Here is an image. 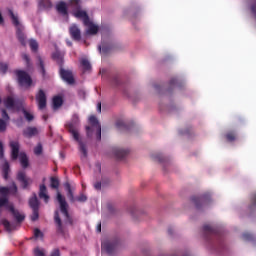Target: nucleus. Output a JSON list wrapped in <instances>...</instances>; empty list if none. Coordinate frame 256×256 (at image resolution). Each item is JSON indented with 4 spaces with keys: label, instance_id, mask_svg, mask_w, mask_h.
<instances>
[{
    "label": "nucleus",
    "instance_id": "1",
    "mask_svg": "<svg viewBox=\"0 0 256 256\" xmlns=\"http://www.w3.org/2000/svg\"><path fill=\"white\" fill-rule=\"evenodd\" d=\"M69 7L76 19H81L86 27L85 35H97L99 26L89 19L87 12L81 9V0H71Z\"/></svg>",
    "mask_w": 256,
    "mask_h": 256
},
{
    "label": "nucleus",
    "instance_id": "2",
    "mask_svg": "<svg viewBox=\"0 0 256 256\" xmlns=\"http://www.w3.org/2000/svg\"><path fill=\"white\" fill-rule=\"evenodd\" d=\"M69 132L71 133L74 141H77L79 145V151L81 153V158L86 159L87 157V144L83 142V138L79 134V125H81V121L79 120V115H72L71 120L66 124Z\"/></svg>",
    "mask_w": 256,
    "mask_h": 256
},
{
    "label": "nucleus",
    "instance_id": "3",
    "mask_svg": "<svg viewBox=\"0 0 256 256\" xmlns=\"http://www.w3.org/2000/svg\"><path fill=\"white\" fill-rule=\"evenodd\" d=\"M9 188L8 187H1L0 188V209L1 207H5V209H7L8 211H10L12 213V215L15 217L16 221H18V223H21V221H23V219H25V216L15 210V207H13V204L10 203L9 201Z\"/></svg>",
    "mask_w": 256,
    "mask_h": 256
},
{
    "label": "nucleus",
    "instance_id": "4",
    "mask_svg": "<svg viewBox=\"0 0 256 256\" xmlns=\"http://www.w3.org/2000/svg\"><path fill=\"white\" fill-rule=\"evenodd\" d=\"M4 105L11 111H15V109L16 111H22L26 121H33L34 119L33 113L25 110V107L23 106V102L15 101L13 97L8 96L4 100Z\"/></svg>",
    "mask_w": 256,
    "mask_h": 256
},
{
    "label": "nucleus",
    "instance_id": "5",
    "mask_svg": "<svg viewBox=\"0 0 256 256\" xmlns=\"http://www.w3.org/2000/svg\"><path fill=\"white\" fill-rule=\"evenodd\" d=\"M89 124L90 126L86 127L87 137L95 139V141H101V124H99L97 117L90 116Z\"/></svg>",
    "mask_w": 256,
    "mask_h": 256
},
{
    "label": "nucleus",
    "instance_id": "6",
    "mask_svg": "<svg viewBox=\"0 0 256 256\" xmlns=\"http://www.w3.org/2000/svg\"><path fill=\"white\" fill-rule=\"evenodd\" d=\"M8 15L11 18L13 25L16 27V35L18 40L22 45H25V27L21 23V20H19V16L13 12V10H9Z\"/></svg>",
    "mask_w": 256,
    "mask_h": 256
},
{
    "label": "nucleus",
    "instance_id": "7",
    "mask_svg": "<svg viewBox=\"0 0 256 256\" xmlns=\"http://www.w3.org/2000/svg\"><path fill=\"white\" fill-rule=\"evenodd\" d=\"M10 147L12 151V159L15 160L18 157L23 169H27V167H29V158L27 157V154H25L24 152L19 153V142H11Z\"/></svg>",
    "mask_w": 256,
    "mask_h": 256
},
{
    "label": "nucleus",
    "instance_id": "8",
    "mask_svg": "<svg viewBox=\"0 0 256 256\" xmlns=\"http://www.w3.org/2000/svg\"><path fill=\"white\" fill-rule=\"evenodd\" d=\"M116 247L117 242H115V240H111L109 238H105L104 240H102V253H106V255H114Z\"/></svg>",
    "mask_w": 256,
    "mask_h": 256
},
{
    "label": "nucleus",
    "instance_id": "9",
    "mask_svg": "<svg viewBox=\"0 0 256 256\" xmlns=\"http://www.w3.org/2000/svg\"><path fill=\"white\" fill-rule=\"evenodd\" d=\"M16 75L18 77V83L21 87H31L33 81L31 80V76L27 74L25 71L18 70L16 71Z\"/></svg>",
    "mask_w": 256,
    "mask_h": 256
},
{
    "label": "nucleus",
    "instance_id": "10",
    "mask_svg": "<svg viewBox=\"0 0 256 256\" xmlns=\"http://www.w3.org/2000/svg\"><path fill=\"white\" fill-rule=\"evenodd\" d=\"M57 201L60 205V211L64 216V221H69V212L67 211L69 205L67 204V201H65V197L61 195V192L57 193Z\"/></svg>",
    "mask_w": 256,
    "mask_h": 256
},
{
    "label": "nucleus",
    "instance_id": "11",
    "mask_svg": "<svg viewBox=\"0 0 256 256\" xmlns=\"http://www.w3.org/2000/svg\"><path fill=\"white\" fill-rule=\"evenodd\" d=\"M203 233L207 241H211V239H219V237H221L219 231H217V229L211 227L210 225L203 226Z\"/></svg>",
    "mask_w": 256,
    "mask_h": 256
},
{
    "label": "nucleus",
    "instance_id": "12",
    "mask_svg": "<svg viewBox=\"0 0 256 256\" xmlns=\"http://www.w3.org/2000/svg\"><path fill=\"white\" fill-rule=\"evenodd\" d=\"M36 103L38 105V109L41 111L47 107V95L43 90H39V92L36 94Z\"/></svg>",
    "mask_w": 256,
    "mask_h": 256
},
{
    "label": "nucleus",
    "instance_id": "13",
    "mask_svg": "<svg viewBox=\"0 0 256 256\" xmlns=\"http://www.w3.org/2000/svg\"><path fill=\"white\" fill-rule=\"evenodd\" d=\"M65 187L68 191V198L70 199V201H75V196L73 195V190H71V185L69 183H66ZM76 201H78L79 203H85V201H87V197L85 196V194H81L76 198Z\"/></svg>",
    "mask_w": 256,
    "mask_h": 256
},
{
    "label": "nucleus",
    "instance_id": "14",
    "mask_svg": "<svg viewBox=\"0 0 256 256\" xmlns=\"http://www.w3.org/2000/svg\"><path fill=\"white\" fill-rule=\"evenodd\" d=\"M17 179L20 181L23 189H27L33 183V179L27 177L23 171L18 172Z\"/></svg>",
    "mask_w": 256,
    "mask_h": 256
},
{
    "label": "nucleus",
    "instance_id": "15",
    "mask_svg": "<svg viewBox=\"0 0 256 256\" xmlns=\"http://www.w3.org/2000/svg\"><path fill=\"white\" fill-rule=\"evenodd\" d=\"M60 76L62 77L63 81L68 83L69 85L73 84V72L69 70H65L63 68L60 69Z\"/></svg>",
    "mask_w": 256,
    "mask_h": 256
},
{
    "label": "nucleus",
    "instance_id": "16",
    "mask_svg": "<svg viewBox=\"0 0 256 256\" xmlns=\"http://www.w3.org/2000/svg\"><path fill=\"white\" fill-rule=\"evenodd\" d=\"M2 117L3 119H0V133H3L7 130V120L9 119V115L4 109H2Z\"/></svg>",
    "mask_w": 256,
    "mask_h": 256
},
{
    "label": "nucleus",
    "instance_id": "17",
    "mask_svg": "<svg viewBox=\"0 0 256 256\" xmlns=\"http://www.w3.org/2000/svg\"><path fill=\"white\" fill-rule=\"evenodd\" d=\"M112 153L117 159H124L125 157H127L128 151L125 148H114L112 150Z\"/></svg>",
    "mask_w": 256,
    "mask_h": 256
},
{
    "label": "nucleus",
    "instance_id": "18",
    "mask_svg": "<svg viewBox=\"0 0 256 256\" xmlns=\"http://www.w3.org/2000/svg\"><path fill=\"white\" fill-rule=\"evenodd\" d=\"M70 35L75 41H79V39H81V30H79L77 25H72L70 27Z\"/></svg>",
    "mask_w": 256,
    "mask_h": 256
},
{
    "label": "nucleus",
    "instance_id": "19",
    "mask_svg": "<svg viewBox=\"0 0 256 256\" xmlns=\"http://www.w3.org/2000/svg\"><path fill=\"white\" fill-rule=\"evenodd\" d=\"M39 198L44 199L45 203H49V194H47V187L45 185L40 186Z\"/></svg>",
    "mask_w": 256,
    "mask_h": 256
},
{
    "label": "nucleus",
    "instance_id": "20",
    "mask_svg": "<svg viewBox=\"0 0 256 256\" xmlns=\"http://www.w3.org/2000/svg\"><path fill=\"white\" fill-rule=\"evenodd\" d=\"M23 133L25 137H35V135L39 134V130L36 127H28Z\"/></svg>",
    "mask_w": 256,
    "mask_h": 256
},
{
    "label": "nucleus",
    "instance_id": "21",
    "mask_svg": "<svg viewBox=\"0 0 256 256\" xmlns=\"http://www.w3.org/2000/svg\"><path fill=\"white\" fill-rule=\"evenodd\" d=\"M68 8L69 6H67V3L65 2H59L56 6L58 13H60L61 15H67Z\"/></svg>",
    "mask_w": 256,
    "mask_h": 256
},
{
    "label": "nucleus",
    "instance_id": "22",
    "mask_svg": "<svg viewBox=\"0 0 256 256\" xmlns=\"http://www.w3.org/2000/svg\"><path fill=\"white\" fill-rule=\"evenodd\" d=\"M80 63L83 71H91V62H89V59L83 57L81 58Z\"/></svg>",
    "mask_w": 256,
    "mask_h": 256
},
{
    "label": "nucleus",
    "instance_id": "23",
    "mask_svg": "<svg viewBox=\"0 0 256 256\" xmlns=\"http://www.w3.org/2000/svg\"><path fill=\"white\" fill-rule=\"evenodd\" d=\"M205 199H206V196H202V197L194 196V197H192V201L195 204L197 209H199L201 207V205H203V203H205Z\"/></svg>",
    "mask_w": 256,
    "mask_h": 256
},
{
    "label": "nucleus",
    "instance_id": "24",
    "mask_svg": "<svg viewBox=\"0 0 256 256\" xmlns=\"http://www.w3.org/2000/svg\"><path fill=\"white\" fill-rule=\"evenodd\" d=\"M29 206L31 209H39V199H37V195L34 194L29 200Z\"/></svg>",
    "mask_w": 256,
    "mask_h": 256
},
{
    "label": "nucleus",
    "instance_id": "25",
    "mask_svg": "<svg viewBox=\"0 0 256 256\" xmlns=\"http://www.w3.org/2000/svg\"><path fill=\"white\" fill-rule=\"evenodd\" d=\"M63 105V98L59 97V96H55L53 98V107L54 109H59V107H61Z\"/></svg>",
    "mask_w": 256,
    "mask_h": 256
},
{
    "label": "nucleus",
    "instance_id": "26",
    "mask_svg": "<svg viewBox=\"0 0 256 256\" xmlns=\"http://www.w3.org/2000/svg\"><path fill=\"white\" fill-rule=\"evenodd\" d=\"M142 214L143 212L137 209L136 207L130 208V215L132 218L137 219V217H139V215H142Z\"/></svg>",
    "mask_w": 256,
    "mask_h": 256
},
{
    "label": "nucleus",
    "instance_id": "27",
    "mask_svg": "<svg viewBox=\"0 0 256 256\" xmlns=\"http://www.w3.org/2000/svg\"><path fill=\"white\" fill-rule=\"evenodd\" d=\"M52 57L54 61L58 62L59 64L63 63V54H61V52L56 51L52 54Z\"/></svg>",
    "mask_w": 256,
    "mask_h": 256
},
{
    "label": "nucleus",
    "instance_id": "28",
    "mask_svg": "<svg viewBox=\"0 0 256 256\" xmlns=\"http://www.w3.org/2000/svg\"><path fill=\"white\" fill-rule=\"evenodd\" d=\"M2 170H3L4 179H9V163L8 162H4L2 166Z\"/></svg>",
    "mask_w": 256,
    "mask_h": 256
},
{
    "label": "nucleus",
    "instance_id": "29",
    "mask_svg": "<svg viewBox=\"0 0 256 256\" xmlns=\"http://www.w3.org/2000/svg\"><path fill=\"white\" fill-rule=\"evenodd\" d=\"M2 225L7 231H13L15 229V224H11L8 220H2Z\"/></svg>",
    "mask_w": 256,
    "mask_h": 256
},
{
    "label": "nucleus",
    "instance_id": "30",
    "mask_svg": "<svg viewBox=\"0 0 256 256\" xmlns=\"http://www.w3.org/2000/svg\"><path fill=\"white\" fill-rule=\"evenodd\" d=\"M226 139L227 141H229L230 143L235 141V139H237V133H235V131H230L226 134Z\"/></svg>",
    "mask_w": 256,
    "mask_h": 256
},
{
    "label": "nucleus",
    "instance_id": "31",
    "mask_svg": "<svg viewBox=\"0 0 256 256\" xmlns=\"http://www.w3.org/2000/svg\"><path fill=\"white\" fill-rule=\"evenodd\" d=\"M151 158L153 159V161H158V163H163V161H165V158L163 157V155L159 153L152 154Z\"/></svg>",
    "mask_w": 256,
    "mask_h": 256
},
{
    "label": "nucleus",
    "instance_id": "32",
    "mask_svg": "<svg viewBox=\"0 0 256 256\" xmlns=\"http://www.w3.org/2000/svg\"><path fill=\"white\" fill-rule=\"evenodd\" d=\"M39 5L43 9H49L51 7V1H49V0H39Z\"/></svg>",
    "mask_w": 256,
    "mask_h": 256
},
{
    "label": "nucleus",
    "instance_id": "33",
    "mask_svg": "<svg viewBox=\"0 0 256 256\" xmlns=\"http://www.w3.org/2000/svg\"><path fill=\"white\" fill-rule=\"evenodd\" d=\"M34 255L35 256H46L45 249L39 248V247L35 248Z\"/></svg>",
    "mask_w": 256,
    "mask_h": 256
},
{
    "label": "nucleus",
    "instance_id": "34",
    "mask_svg": "<svg viewBox=\"0 0 256 256\" xmlns=\"http://www.w3.org/2000/svg\"><path fill=\"white\" fill-rule=\"evenodd\" d=\"M29 45H30V48H31L33 51H37V49H39V44L37 43L36 40L31 39V40L29 41Z\"/></svg>",
    "mask_w": 256,
    "mask_h": 256
},
{
    "label": "nucleus",
    "instance_id": "35",
    "mask_svg": "<svg viewBox=\"0 0 256 256\" xmlns=\"http://www.w3.org/2000/svg\"><path fill=\"white\" fill-rule=\"evenodd\" d=\"M35 155H41L43 153V145L37 144V146L34 148Z\"/></svg>",
    "mask_w": 256,
    "mask_h": 256
},
{
    "label": "nucleus",
    "instance_id": "36",
    "mask_svg": "<svg viewBox=\"0 0 256 256\" xmlns=\"http://www.w3.org/2000/svg\"><path fill=\"white\" fill-rule=\"evenodd\" d=\"M34 237L36 239H43V232H41V230L39 229H34Z\"/></svg>",
    "mask_w": 256,
    "mask_h": 256
},
{
    "label": "nucleus",
    "instance_id": "37",
    "mask_svg": "<svg viewBox=\"0 0 256 256\" xmlns=\"http://www.w3.org/2000/svg\"><path fill=\"white\" fill-rule=\"evenodd\" d=\"M244 241H253V235L249 232H246L242 235Z\"/></svg>",
    "mask_w": 256,
    "mask_h": 256
},
{
    "label": "nucleus",
    "instance_id": "38",
    "mask_svg": "<svg viewBox=\"0 0 256 256\" xmlns=\"http://www.w3.org/2000/svg\"><path fill=\"white\" fill-rule=\"evenodd\" d=\"M33 214H32V221H37L39 219V209H32Z\"/></svg>",
    "mask_w": 256,
    "mask_h": 256
},
{
    "label": "nucleus",
    "instance_id": "39",
    "mask_svg": "<svg viewBox=\"0 0 256 256\" xmlns=\"http://www.w3.org/2000/svg\"><path fill=\"white\" fill-rule=\"evenodd\" d=\"M51 187L53 189H57L59 187V180L57 178L51 179Z\"/></svg>",
    "mask_w": 256,
    "mask_h": 256
},
{
    "label": "nucleus",
    "instance_id": "40",
    "mask_svg": "<svg viewBox=\"0 0 256 256\" xmlns=\"http://www.w3.org/2000/svg\"><path fill=\"white\" fill-rule=\"evenodd\" d=\"M54 219H55V222L57 223L59 229H61V218H59V211L55 212Z\"/></svg>",
    "mask_w": 256,
    "mask_h": 256
},
{
    "label": "nucleus",
    "instance_id": "41",
    "mask_svg": "<svg viewBox=\"0 0 256 256\" xmlns=\"http://www.w3.org/2000/svg\"><path fill=\"white\" fill-rule=\"evenodd\" d=\"M38 61H39L40 71H41L42 75H45V65L43 64V59L38 58Z\"/></svg>",
    "mask_w": 256,
    "mask_h": 256
},
{
    "label": "nucleus",
    "instance_id": "42",
    "mask_svg": "<svg viewBox=\"0 0 256 256\" xmlns=\"http://www.w3.org/2000/svg\"><path fill=\"white\" fill-rule=\"evenodd\" d=\"M115 127H117V129H123V127H125V121L117 120L115 123Z\"/></svg>",
    "mask_w": 256,
    "mask_h": 256
},
{
    "label": "nucleus",
    "instance_id": "43",
    "mask_svg": "<svg viewBox=\"0 0 256 256\" xmlns=\"http://www.w3.org/2000/svg\"><path fill=\"white\" fill-rule=\"evenodd\" d=\"M0 73H7V64L0 63Z\"/></svg>",
    "mask_w": 256,
    "mask_h": 256
},
{
    "label": "nucleus",
    "instance_id": "44",
    "mask_svg": "<svg viewBox=\"0 0 256 256\" xmlns=\"http://www.w3.org/2000/svg\"><path fill=\"white\" fill-rule=\"evenodd\" d=\"M50 256H61V252L59 251V248H55V249L51 252Z\"/></svg>",
    "mask_w": 256,
    "mask_h": 256
},
{
    "label": "nucleus",
    "instance_id": "45",
    "mask_svg": "<svg viewBox=\"0 0 256 256\" xmlns=\"http://www.w3.org/2000/svg\"><path fill=\"white\" fill-rule=\"evenodd\" d=\"M95 172L96 173H101V164H99V163H97L96 165H95Z\"/></svg>",
    "mask_w": 256,
    "mask_h": 256
},
{
    "label": "nucleus",
    "instance_id": "46",
    "mask_svg": "<svg viewBox=\"0 0 256 256\" xmlns=\"http://www.w3.org/2000/svg\"><path fill=\"white\" fill-rule=\"evenodd\" d=\"M98 49H99L100 53H107V48L105 46H102V48H101V46H98Z\"/></svg>",
    "mask_w": 256,
    "mask_h": 256
},
{
    "label": "nucleus",
    "instance_id": "47",
    "mask_svg": "<svg viewBox=\"0 0 256 256\" xmlns=\"http://www.w3.org/2000/svg\"><path fill=\"white\" fill-rule=\"evenodd\" d=\"M170 85H171V87H173V85H177V78H172L170 80Z\"/></svg>",
    "mask_w": 256,
    "mask_h": 256
},
{
    "label": "nucleus",
    "instance_id": "48",
    "mask_svg": "<svg viewBox=\"0 0 256 256\" xmlns=\"http://www.w3.org/2000/svg\"><path fill=\"white\" fill-rule=\"evenodd\" d=\"M22 59H24V61H26V63H29V55L23 54Z\"/></svg>",
    "mask_w": 256,
    "mask_h": 256
},
{
    "label": "nucleus",
    "instance_id": "49",
    "mask_svg": "<svg viewBox=\"0 0 256 256\" xmlns=\"http://www.w3.org/2000/svg\"><path fill=\"white\" fill-rule=\"evenodd\" d=\"M251 207L253 208V207H256V194L253 196V198H252V205H251Z\"/></svg>",
    "mask_w": 256,
    "mask_h": 256
},
{
    "label": "nucleus",
    "instance_id": "50",
    "mask_svg": "<svg viewBox=\"0 0 256 256\" xmlns=\"http://www.w3.org/2000/svg\"><path fill=\"white\" fill-rule=\"evenodd\" d=\"M94 187H95V189H97V191H99V189H101V184H100V182L95 183V184H94Z\"/></svg>",
    "mask_w": 256,
    "mask_h": 256
},
{
    "label": "nucleus",
    "instance_id": "51",
    "mask_svg": "<svg viewBox=\"0 0 256 256\" xmlns=\"http://www.w3.org/2000/svg\"><path fill=\"white\" fill-rule=\"evenodd\" d=\"M0 157H3V144L0 142Z\"/></svg>",
    "mask_w": 256,
    "mask_h": 256
},
{
    "label": "nucleus",
    "instance_id": "52",
    "mask_svg": "<svg viewBox=\"0 0 256 256\" xmlns=\"http://www.w3.org/2000/svg\"><path fill=\"white\" fill-rule=\"evenodd\" d=\"M97 111L98 113H101V102L97 104Z\"/></svg>",
    "mask_w": 256,
    "mask_h": 256
},
{
    "label": "nucleus",
    "instance_id": "53",
    "mask_svg": "<svg viewBox=\"0 0 256 256\" xmlns=\"http://www.w3.org/2000/svg\"><path fill=\"white\" fill-rule=\"evenodd\" d=\"M168 235H173V228H168Z\"/></svg>",
    "mask_w": 256,
    "mask_h": 256
},
{
    "label": "nucleus",
    "instance_id": "54",
    "mask_svg": "<svg viewBox=\"0 0 256 256\" xmlns=\"http://www.w3.org/2000/svg\"><path fill=\"white\" fill-rule=\"evenodd\" d=\"M97 231H98V233H101V224L98 225Z\"/></svg>",
    "mask_w": 256,
    "mask_h": 256
},
{
    "label": "nucleus",
    "instance_id": "55",
    "mask_svg": "<svg viewBox=\"0 0 256 256\" xmlns=\"http://www.w3.org/2000/svg\"><path fill=\"white\" fill-rule=\"evenodd\" d=\"M13 189H14V192L16 193L17 192V186L15 184H13Z\"/></svg>",
    "mask_w": 256,
    "mask_h": 256
},
{
    "label": "nucleus",
    "instance_id": "56",
    "mask_svg": "<svg viewBox=\"0 0 256 256\" xmlns=\"http://www.w3.org/2000/svg\"><path fill=\"white\" fill-rule=\"evenodd\" d=\"M67 45L71 47V41H67Z\"/></svg>",
    "mask_w": 256,
    "mask_h": 256
},
{
    "label": "nucleus",
    "instance_id": "57",
    "mask_svg": "<svg viewBox=\"0 0 256 256\" xmlns=\"http://www.w3.org/2000/svg\"><path fill=\"white\" fill-rule=\"evenodd\" d=\"M184 256H190L189 254H186V255H184Z\"/></svg>",
    "mask_w": 256,
    "mask_h": 256
},
{
    "label": "nucleus",
    "instance_id": "58",
    "mask_svg": "<svg viewBox=\"0 0 256 256\" xmlns=\"http://www.w3.org/2000/svg\"><path fill=\"white\" fill-rule=\"evenodd\" d=\"M130 127H131V122H130Z\"/></svg>",
    "mask_w": 256,
    "mask_h": 256
}]
</instances>
